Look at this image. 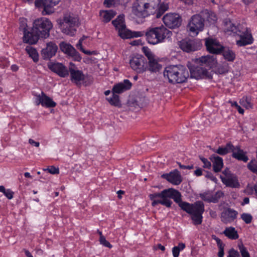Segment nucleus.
Masks as SVG:
<instances>
[{
    "label": "nucleus",
    "instance_id": "51",
    "mask_svg": "<svg viewBox=\"0 0 257 257\" xmlns=\"http://www.w3.org/2000/svg\"><path fill=\"white\" fill-rule=\"evenodd\" d=\"M223 196V193L221 191H217L214 195H212V199H216V202Z\"/></svg>",
    "mask_w": 257,
    "mask_h": 257
},
{
    "label": "nucleus",
    "instance_id": "42",
    "mask_svg": "<svg viewBox=\"0 0 257 257\" xmlns=\"http://www.w3.org/2000/svg\"><path fill=\"white\" fill-rule=\"evenodd\" d=\"M247 167L251 171L257 173V160H252L248 164Z\"/></svg>",
    "mask_w": 257,
    "mask_h": 257
},
{
    "label": "nucleus",
    "instance_id": "13",
    "mask_svg": "<svg viewBox=\"0 0 257 257\" xmlns=\"http://www.w3.org/2000/svg\"><path fill=\"white\" fill-rule=\"evenodd\" d=\"M163 21L165 26L171 29L178 28L181 24L180 16L175 13L166 14L163 18Z\"/></svg>",
    "mask_w": 257,
    "mask_h": 257
},
{
    "label": "nucleus",
    "instance_id": "23",
    "mask_svg": "<svg viewBox=\"0 0 257 257\" xmlns=\"http://www.w3.org/2000/svg\"><path fill=\"white\" fill-rule=\"evenodd\" d=\"M132 86V83L127 79L124 80L122 82L114 85L112 88V93H121L125 91L129 90Z\"/></svg>",
    "mask_w": 257,
    "mask_h": 257
},
{
    "label": "nucleus",
    "instance_id": "27",
    "mask_svg": "<svg viewBox=\"0 0 257 257\" xmlns=\"http://www.w3.org/2000/svg\"><path fill=\"white\" fill-rule=\"evenodd\" d=\"M224 32L229 35H235L240 32L239 26H235L230 20L226 19L223 23Z\"/></svg>",
    "mask_w": 257,
    "mask_h": 257
},
{
    "label": "nucleus",
    "instance_id": "38",
    "mask_svg": "<svg viewBox=\"0 0 257 257\" xmlns=\"http://www.w3.org/2000/svg\"><path fill=\"white\" fill-rule=\"evenodd\" d=\"M239 103L242 107L247 109L251 108L252 106L250 98L247 96L242 97L239 100Z\"/></svg>",
    "mask_w": 257,
    "mask_h": 257
},
{
    "label": "nucleus",
    "instance_id": "54",
    "mask_svg": "<svg viewBox=\"0 0 257 257\" xmlns=\"http://www.w3.org/2000/svg\"><path fill=\"white\" fill-rule=\"evenodd\" d=\"M180 251L177 248V246H174L172 248V253L173 257H179Z\"/></svg>",
    "mask_w": 257,
    "mask_h": 257
},
{
    "label": "nucleus",
    "instance_id": "10",
    "mask_svg": "<svg viewBox=\"0 0 257 257\" xmlns=\"http://www.w3.org/2000/svg\"><path fill=\"white\" fill-rule=\"evenodd\" d=\"M142 52L148 60V70L152 72L159 71L162 66L159 63L158 58L147 47H143Z\"/></svg>",
    "mask_w": 257,
    "mask_h": 257
},
{
    "label": "nucleus",
    "instance_id": "30",
    "mask_svg": "<svg viewBox=\"0 0 257 257\" xmlns=\"http://www.w3.org/2000/svg\"><path fill=\"white\" fill-rule=\"evenodd\" d=\"M116 14L113 10H101L99 12L100 19L104 23L109 22Z\"/></svg>",
    "mask_w": 257,
    "mask_h": 257
},
{
    "label": "nucleus",
    "instance_id": "14",
    "mask_svg": "<svg viewBox=\"0 0 257 257\" xmlns=\"http://www.w3.org/2000/svg\"><path fill=\"white\" fill-rule=\"evenodd\" d=\"M223 174L224 176H220L222 182L226 186L237 188L239 186L237 177L232 174L230 173V171L228 169H225L223 172Z\"/></svg>",
    "mask_w": 257,
    "mask_h": 257
},
{
    "label": "nucleus",
    "instance_id": "63",
    "mask_svg": "<svg viewBox=\"0 0 257 257\" xmlns=\"http://www.w3.org/2000/svg\"><path fill=\"white\" fill-rule=\"evenodd\" d=\"M18 66L16 65H13L11 66V69L13 71H17L18 70Z\"/></svg>",
    "mask_w": 257,
    "mask_h": 257
},
{
    "label": "nucleus",
    "instance_id": "56",
    "mask_svg": "<svg viewBox=\"0 0 257 257\" xmlns=\"http://www.w3.org/2000/svg\"><path fill=\"white\" fill-rule=\"evenodd\" d=\"M29 143L33 145V146H34L35 147H39V146H40V143L39 142H36L34 140L32 139H30L29 140Z\"/></svg>",
    "mask_w": 257,
    "mask_h": 257
},
{
    "label": "nucleus",
    "instance_id": "26",
    "mask_svg": "<svg viewBox=\"0 0 257 257\" xmlns=\"http://www.w3.org/2000/svg\"><path fill=\"white\" fill-rule=\"evenodd\" d=\"M231 152L232 153V157L237 160L246 162L248 160L246 156V153L241 150L238 146L234 147L232 146Z\"/></svg>",
    "mask_w": 257,
    "mask_h": 257
},
{
    "label": "nucleus",
    "instance_id": "52",
    "mask_svg": "<svg viewBox=\"0 0 257 257\" xmlns=\"http://www.w3.org/2000/svg\"><path fill=\"white\" fill-rule=\"evenodd\" d=\"M239 254L237 251L233 249H230L228 252L227 257H239Z\"/></svg>",
    "mask_w": 257,
    "mask_h": 257
},
{
    "label": "nucleus",
    "instance_id": "39",
    "mask_svg": "<svg viewBox=\"0 0 257 257\" xmlns=\"http://www.w3.org/2000/svg\"><path fill=\"white\" fill-rule=\"evenodd\" d=\"M111 97L107 98L106 100L109 103L115 106H119L120 105V102L119 98V96L116 94L117 93H113Z\"/></svg>",
    "mask_w": 257,
    "mask_h": 257
},
{
    "label": "nucleus",
    "instance_id": "44",
    "mask_svg": "<svg viewBox=\"0 0 257 257\" xmlns=\"http://www.w3.org/2000/svg\"><path fill=\"white\" fill-rule=\"evenodd\" d=\"M238 248L242 257H250L249 252L242 244L238 245Z\"/></svg>",
    "mask_w": 257,
    "mask_h": 257
},
{
    "label": "nucleus",
    "instance_id": "17",
    "mask_svg": "<svg viewBox=\"0 0 257 257\" xmlns=\"http://www.w3.org/2000/svg\"><path fill=\"white\" fill-rule=\"evenodd\" d=\"M235 35H238L240 39L236 40V44L237 46L241 47L252 43L253 39L251 34L250 31L246 29L244 31L242 32L240 30V32H237Z\"/></svg>",
    "mask_w": 257,
    "mask_h": 257
},
{
    "label": "nucleus",
    "instance_id": "59",
    "mask_svg": "<svg viewBox=\"0 0 257 257\" xmlns=\"http://www.w3.org/2000/svg\"><path fill=\"white\" fill-rule=\"evenodd\" d=\"M194 174L197 176H200L202 174V170L201 168H198L194 171Z\"/></svg>",
    "mask_w": 257,
    "mask_h": 257
},
{
    "label": "nucleus",
    "instance_id": "18",
    "mask_svg": "<svg viewBox=\"0 0 257 257\" xmlns=\"http://www.w3.org/2000/svg\"><path fill=\"white\" fill-rule=\"evenodd\" d=\"M49 68L61 77H66L69 75V70L63 64L58 62H50L48 64Z\"/></svg>",
    "mask_w": 257,
    "mask_h": 257
},
{
    "label": "nucleus",
    "instance_id": "48",
    "mask_svg": "<svg viewBox=\"0 0 257 257\" xmlns=\"http://www.w3.org/2000/svg\"><path fill=\"white\" fill-rule=\"evenodd\" d=\"M230 104L232 107H234L237 109L239 113L242 114L244 113V109L240 107V106L238 104L236 101H231Z\"/></svg>",
    "mask_w": 257,
    "mask_h": 257
},
{
    "label": "nucleus",
    "instance_id": "53",
    "mask_svg": "<svg viewBox=\"0 0 257 257\" xmlns=\"http://www.w3.org/2000/svg\"><path fill=\"white\" fill-rule=\"evenodd\" d=\"M205 177L210 179L212 181L214 182V183H216L217 182V178L213 176V175L210 173V172H207V173L205 175Z\"/></svg>",
    "mask_w": 257,
    "mask_h": 257
},
{
    "label": "nucleus",
    "instance_id": "3",
    "mask_svg": "<svg viewBox=\"0 0 257 257\" xmlns=\"http://www.w3.org/2000/svg\"><path fill=\"white\" fill-rule=\"evenodd\" d=\"M193 61L196 66H189L191 77L196 79L212 78V75L208 69L216 66L217 62L216 57L207 55L195 59Z\"/></svg>",
    "mask_w": 257,
    "mask_h": 257
},
{
    "label": "nucleus",
    "instance_id": "60",
    "mask_svg": "<svg viewBox=\"0 0 257 257\" xmlns=\"http://www.w3.org/2000/svg\"><path fill=\"white\" fill-rule=\"evenodd\" d=\"M114 1H104V5L106 7H111Z\"/></svg>",
    "mask_w": 257,
    "mask_h": 257
},
{
    "label": "nucleus",
    "instance_id": "50",
    "mask_svg": "<svg viewBox=\"0 0 257 257\" xmlns=\"http://www.w3.org/2000/svg\"><path fill=\"white\" fill-rule=\"evenodd\" d=\"M9 62L6 58H0V67L5 68L9 65Z\"/></svg>",
    "mask_w": 257,
    "mask_h": 257
},
{
    "label": "nucleus",
    "instance_id": "29",
    "mask_svg": "<svg viewBox=\"0 0 257 257\" xmlns=\"http://www.w3.org/2000/svg\"><path fill=\"white\" fill-rule=\"evenodd\" d=\"M210 159L213 164V171L215 172H220L223 167V159L216 155H212Z\"/></svg>",
    "mask_w": 257,
    "mask_h": 257
},
{
    "label": "nucleus",
    "instance_id": "21",
    "mask_svg": "<svg viewBox=\"0 0 257 257\" xmlns=\"http://www.w3.org/2000/svg\"><path fill=\"white\" fill-rule=\"evenodd\" d=\"M118 35L123 39H131L132 38L140 37L143 36L144 33L140 31L132 32L126 29V26L123 27L118 31Z\"/></svg>",
    "mask_w": 257,
    "mask_h": 257
},
{
    "label": "nucleus",
    "instance_id": "64",
    "mask_svg": "<svg viewBox=\"0 0 257 257\" xmlns=\"http://www.w3.org/2000/svg\"><path fill=\"white\" fill-rule=\"evenodd\" d=\"M157 247H158V248L161 249L162 251H164L165 249V246L162 245H161V244H158L157 245Z\"/></svg>",
    "mask_w": 257,
    "mask_h": 257
},
{
    "label": "nucleus",
    "instance_id": "28",
    "mask_svg": "<svg viewBox=\"0 0 257 257\" xmlns=\"http://www.w3.org/2000/svg\"><path fill=\"white\" fill-rule=\"evenodd\" d=\"M39 37H41V36L34 33L33 31L32 33L28 31H25L24 32L23 42L30 44H35L37 42Z\"/></svg>",
    "mask_w": 257,
    "mask_h": 257
},
{
    "label": "nucleus",
    "instance_id": "45",
    "mask_svg": "<svg viewBox=\"0 0 257 257\" xmlns=\"http://www.w3.org/2000/svg\"><path fill=\"white\" fill-rule=\"evenodd\" d=\"M27 20L25 18H21L20 19V29L23 31V33L25 32V31H27Z\"/></svg>",
    "mask_w": 257,
    "mask_h": 257
},
{
    "label": "nucleus",
    "instance_id": "19",
    "mask_svg": "<svg viewBox=\"0 0 257 257\" xmlns=\"http://www.w3.org/2000/svg\"><path fill=\"white\" fill-rule=\"evenodd\" d=\"M69 70L71 82L78 86H80L85 79V76L83 72L72 67H69Z\"/></svg>",
    "mask_w": 257,
    "mask_h": 257
},
{
    "label": "nucleus",
    "instance_id": "37",
    "mask_svg": "<svg viewBox=\"0 0 257 257\" xmlns=\"http://www.w3.org/2000/svg\"><path fill=\"white\" fill-rule=\"evenodd\" d=\"M205 18L206 21L210 24H214L217 20L215 14L211 11H206L205 12Z\"/></svg>",
    "mask_w": 257,
    "mask_h": 257
},
{
    "label": "nucleus",
    "instance_id": "20",
    "mask_svg": "<svg viewBox=\"0 0 257 257\" xmlns=\"http://www.w3.org/2000/svg\"><path fill=\"white\" fill-rule=\"evenodd\" d=\"M58 50L57 45L54 42H49L46 44V47L42 50L41 54L45 59H50L54 56Z\"/></svg>",
    "mask_w": 257,
    "mask_h": 257
},
{
    "label": "nucleus",
    "instance_id": "2",
    "mask_svg": "<svg viewBox=\"0 0 257 257\" xmlns=\"http://www.w3.org/2000/svg\"><path fill=\"white\" fill-rule=\"evenodd\" d=\"M168 9L169 4L166 1H136L133 6V13L139 18L152 15L159 18Z\"/></svg>",
    "mask_w": 257,
    "mask_h": 257
},
{
    "label": "nucleus",
    "instance_id": "22",
    "mask_svg": "<svg viewBox=\"0 0 257 257\" xmlns=\"http://www.w3.org/2000/svg\"><path fill=\"white\" fill-rule=\"evenodd\" d=\"M237 214V212L233 209H227L221 213V221L224 223H231L236 218Z\"/></svg>",
    "mask_w": 257,
    "mask_h": 257
},
{
    "label": "nucleus",
    "instance_id": "34",
    "mask_svg": "<svg viewBox=\"0 0 257 257\" xmlns=\"http://www.w3.org/2000/svg\"><path fill=\"white\" fill-rule=\"evenodd\" d=\"M87 37H84V36H83L82 38H81L79 40L78 43L77 44L76 47L78 49H80L83 53H84L85 54L89 55H97L98 54V52L96 51H90L85 50V49H83V48L82 47L83 41Z\"/></svg>",
    "mask_w": 257,
    "mask_h": 257
},
{
    "label": "nucleus",
    "instance_id": "46",
    "mask_svg": "<svg viewBox=\"0 0 257 257\" xmlns=\"http://www.w3.org/2000/svg\"><path fill=\"white\" fill-rule=\"evenodd\" d=\"M43 171H47L51 174H58L59 173V168L53 166H50L48 168L43 169Z\"/></svg>",
    "mask_w": 257,
    "mask_h": 257
},
{
    "label": "nucleus",
    "instance_id": "15",
    "mask_svg": "<svg viewBox=\"0 0 257 257\" xmlns=\"http://www.w3.org/2000/svg\"><path fill=\"white\" fill-rule=\"evenodd\" d=\"M60 50L65 54L71 57L73 60L80 62L81 57L79 53L70 44L62 42L59 44Z\"/></svg>",
    "mask_w": 257,
    "mask_h": 257
},
{
    "label": "nucleus",
    "instance_id": "61",
    "mask_svg": "<svg viewBox=\"0 0 257 257\" xmlns=\"http://www.w3.org/2000/svg\"><path fill=\"white\" fill-rule=\"evenodd\" d=\"M249 198L247 197H245L243 199V202H242L241 204L242 205H243L247 204L249 203Z\"/></svg>",
    "mask_w": 257,
    "mask_h": 257
},
{
    "label": "nucleus",
    "instance_id": "5",
    "mask_svg": "<svg viewBox=\"0 0 257 257\" xmlns=\"http://www.w3.org/2000/svg\"><path fill=\"white\" fill-rule=\"evenodd\" d=\"M164 76L171 83H181L185 81L188 73L182 65H170L165 68Z\"/></svg>",
    "mask_w": 257,
    "mask_h": 257
},
{
    "label": "nucleus",
    "instance_id": "7",
    "mask_svg": "<svg viewBox=\"0 0 257 257\" xmlns=\"http://www.w3.org/2000/svg\"><path fill=\"white\" fill-rule=\"evenodd\" d=\"M52 28L53 24L51 22L48 18L42 17L34 21L32 31L39 35L41 37L46 38L49 36L50 31Z\"/></svg>",
    "mask_w": 257,
    "mask_h": 257
},
{
    "label": "nucleus",
    "instance_id": "12",
    "mask_svg": "<svg viewBox=\"0 0 257 257\" xmlns=\"http://www.w3.org/2000/svg\"><path fill=\"white\" fill-rule=\"evenodd\" d=\"M58 1H35V6L42 12L43 15H49L54 12V6Z\"/></svg>",
    "mask_w": 257,
    "mask_h": 257
},
{
    "label": "nucleus",
    "instance_id": "62",
    "mask_svg": "<svg viewBox=\"0 0 257 257\" xmlns=\"http://www.w3.org/2000/svg\"><path fill=\"white\" fill-rule=\"evenodd\" d=\"M180 167L182 169H191L193 168V166H185V165H180Z\"/></svg>",
    "mask_w": 257,
    "mask_h": 257
},
{
    "label": "nucleus",
    "instance_id": "47",
    "mask_svg": "<svg viewBox=\"0 0 257 257\" xmlns=\"http://www.w3.org/2000/svg\"><path fill=\"white\" fill-rule=\"evenodd\" d=\"M99 242L101 244L108 248H111L112 245L105 239L104 236H100L99 238Z\"/></svg>",
    "mask_w": 257,
    "mask_h": 257
},
{
    "label": "nucleus",
    "instance_id": "6",
    "mask_svg": "<svg viewBox=\"0 0 257 257\" xmlns=\"http://www.w3.org/2000/svg\"><path fill=\"white\" fill-rule=\"evenodd\" d=\"M62 32L67 35L73 36L75 35L76 28L78 26V19L70 13L64 15L63 20L57 21Z\"/></svg>",
    "mask_w": 257,
    "mask_h": 257
},
{
    "label": "nucleus",
    "instance_id": "25",
    "mask_svg": "<svg viewBox=\"0 0 257 257\" xmlns=\"http://www.w3.org/2000/svg\"><path fill=\"white\" fill-rule=\"evenodd\" d=\"M180 48L184 51L189 52L198 49V47L194 40H183L180 42Z\"/></svg>",
    "mask_w": 257,
    "mask_h": 257
},
{
    "label": "nucleus",
    "instance_id": "9",
    "mask_svg": "<svg viewBox=\"0 0 257 257\" xmlns=\"http://www.w3.org/2000/svg\"><path fill=\"white\" fill-rule=\"evenodd\" d=\"M204 20L199 15H193L187 25V30L191 36H196L204 29Z\"/></svg>",
    "mask_w": 257,
    "mask_h": 257
},
{
    "label": "nucleus",
    "instance_id": "49",
    "mask_svg": "<svg viewBox=\"0 0 257 257\" xmlns=\"http://www.w3.org/2000/svg\"><path fill=\"white\" fill-rule=\"evenodd\" d=\"M200 160L203 163V167L204 168L210 169L211 167V164L207 159L204 158H200Z\"/></svg>",
    "mask_w": 257,
    "mask_h": 257
},
{
    "label": "nucleus",
    "instance_id": "1",
    "mask_svg": "<svg viewBox=\"0 0 257 257\" xmlns=\"http://www.w3.org/2000/svg\"><path fill=\"white\" fill-rule=\"evenodd\" d=\"M149 197L152 201L153 206L161 204L167 207H171L172 202L170 199L172 198L182 210L191 215L195 225L200 224L202 222L204 205L201 201H196L193 204L183 201L181 193L178 190L173 188L165 189L160 193L151 194L149 195Z\"/></svg>",
    "mask_w": 257,
    "mask_h": 257
},
{
    "label": "nucleus",
    "instance_id": "11",
    "mask_svg": "<svg viewBox=\"0 0 257 257\" xmlns=\"http://www.w3.org/2000/svg\"><path fill=\"white\" fill-rule=\"evenodd\" d=\"M34 101L37 105H41L46 108L54 107L57 103L43 92L40 94H34Z\"/></svg>",
    "mask_w": 257,
    "mask_h": 257
},
{
    "label": "nucleus",
    "instance_id": "32",
    "mask_svg": "<svg viewBox=\"0 0 257 257\" xmlns=\"http://www.w3.org/2000/svg\"><path fill=\"white\" fill-rule=\"evenodd\" d=\"M223 233L225 236L231 239H236L238 237L237 231L232 227L226 228Z\"/></svg>",
    "mask_w": 257,
    "mask_h": 257
},
{
    "label": "nucleus",
    "instance_id": "58",
    "mask_svg": "<svg viewBox=\"0 0 257 257\" xmlns=\"http://www.w3.org/2000/svg\"><path fill=\"white\" fill-rule=\"evenodd\" d=\"M180 251L183 250L185 248V244L184 243H179L178 246H176Z\"/></svg>",
    "mask_w": 257,
    "mask_h": 257
},
{
    "label": "nucleus",
    "instance_id": "36",
    "mask_svg": "<svg viewBox=\"0 0 257 257\" xmlns=\"http://www.w3.org/2000/svg\"><path fill=\"white\" fill-rule=\"evenodd\" d=\"M223 55L224 58L228 61H233L235 58V54L231 50L227 48L223 50Z\"/></svg>",
    "mask_w": 257,
    "mask_h": 257
},
{
    "label": "nucleus",
    "instance_id": "43",
    "mask_svg": "<svg viewBox=\"0 0 257 257\" xmlns=\"http://www.w3.org/2000/svg\"><path fill=\"white\" fill-rule=\"evenodd\" d=\"M241 218L246 224L250 223L252 219L251 215L247 213H243L241 215Z\"/></svg>",
    "mask_w": 257,
    "mask_h": 257
},
{
    "label": "nucleus",
    "instance_id": "24",
    "mask_svg": "<svg viewBox=\"0 0 257 257\" xmlns=\"http://www.w3.org/2000/svg\"><path fill=\"white\" fill-rule=\"evenodd\" d=\"M162 177L175 185L179 184L182 181L181 176L177 170L168 174H164L162 175Z\"/></svg>",
    "mask_w": 257,
    "mask_h": 257
},
{
    "label": "nucleus",
    "instance_id": "4",
    "mask_svg": "<svg viewBox=\"0 0 257 257\" xmlns=\"http://www.w3.org/2000/svg\"><path fill=\"white\" fill-rule=\"evenodd\" d=\"M172 35V32L163 26L151 28L146 33V40L154 45L166 42Z\"/></svg>",
    "mask_w": 257,
    "mask_h": 257
},
{
    "label": "nucleus",
    "instance_id": "33",
    "mask_svg": "<svg viewBox=\"0 0 257 257\" xmlns=\"http://www.w3.org/2000/svg\"><path fill=\"white\" fill-rule=\"evenodd\" d=\"M26 51L34 62H37L39 60L38 53L34 48L31 46H27L26 48Z\"/></svg>",
    "mask_w": 257,
    "mask_h": 257
},
{
    "label": "nucleus",
    "instance_id": "41",
    "mask_svg": "<svg viewBox=\"0 0 257 257\" xmlns=\"http://www.w3.org/2000/svg\"><path fill=\"white\" fill-rule=\"evenodd\" d=\"M200 197L204 201L209 202H213L216 203V199H212V195L210 193H204L200 194Z\"/></svg>",
    "mask_w": 257,
    "mask_h": 257
},
{
    "label": "nucleus",
    "instance_id": "35",
    "mask_svg": "<svg viewBox=\"0 0 257 257\" xmlns=\"http://www.w3.org/2000/svg\"><path fill=\"white\" fill-rule=\"evenodd\" d=\"M232 146L230 144H227L225 146L218 148L215 152L220 155H225L231 152Z\"/></svg>",
    "mask_w": 257,
    "mask_h": 257
},
{
    "label": "nucleus",
    "instance_id": "55",
    "mask_svg": "<svg viewBox=\"0 0 257 257\" xmlns=\"http://www.w3.org/2000/svg\"><path fill=\"white\" fill-rule=\"evenodd\" d=\"M212 238L216 241L218 247H221L222 246L224 245L221 240L218 237H216L215 236H212Z\"/></svg>",
    "mask_w": 257,
    "mask_h": 257
},
{
    "label": "nucleus",
    "instance_id": "8",
    "mask_svg": "<svg viewBox=\"0 0 257 257\" xmlns=\"http://www.w3.org/2000/svg\"><path fill=\"white\" fill-rule=\"evenodd\" d=\"M131 68L138 74H142L148 70V63L141 55H134L130 59Z\"/></svg>",
    "mask_w": 257,
    "mask_h": 257
},
{
    "label": "nucleus",
    "instance_id": "40",
    "mask_svg": "<svg viewBox=\"0 0 257 257\" xmlns=\"http://www.w3.org/2000/svg\"><path fill=\"white\" fill-rule=\"evenodd\" d=\"M0 192L3 193L9 199L13 197V192L10 189H6L4 186H0Z\"/></svg>",
    "mask_w": 257,
    "mask_h": 257
},
{
    "label": "nucleus",
    "instance_id": "57",
    "mask_svg": "<svg viewBox=\"0 0 257 257\" xmlns=\"http://www.w3.org/2000/svg\"><path fill=\"white\" fill-rule=\"evenodd\" d=\"M219 251L218 253V255L219 257H223L224 256V245L221 247H218Z\"/></svg>",
    "mask_w": 257,
    "mask_h": 257
},
{
    "label": "nucleus",
    "instance_id": "16",
    "mask_svg": "<svg viewBox=\"0 0 257 257\" xmlns=\"http://www.w3.org/2000/svg\"><path fill=\"white\" fill-rule=\"evenodd\" d=\"M205 46L207 51L212 54H220L223 50V46L215 39H206Z\"/></svg>",
    "mask_w": 257,
    "mask_h": 257
},
{
    "label": "nucleus",
    "instance_id": "31",
    "mask_svg": "<svg viewBox=\"0 0 257 257\" xmlns=\"http://www.w3.org/2000/svg\"><path fill=\"white\" fill-rule=\"evenodd\" d=\"M112 23L117 31L125 26L124 16L123 15H119L115 20L112 22Z\"/></svg>",
    "mask_w": 257,
    "mask_h": 257
}]
</instances>
